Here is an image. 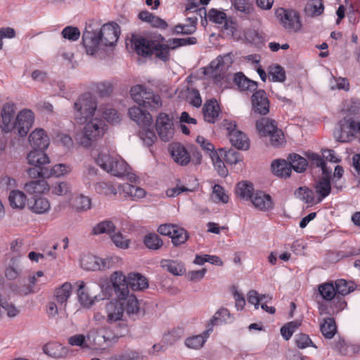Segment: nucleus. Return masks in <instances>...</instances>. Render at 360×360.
Returning <instances> with one entry per match:
<instances>
[{"label": "nucleus", "mask_w": 360, "mask_h": 360, "mask_svg": "<svg viewBox=\"0 0 360 360\" xmlns=\"http://www.w3.org/2000/svg\"><path fill=\"white\" fill-rule=\"evenodd\" d=\"M250 200L255 207L261 211H268L274 207L271 195L262 191L254 193Z\"/></svg>", "instance_id": "obj_14"}, {"label": "nucleus", "mask_w": 360, "mask_h": 360, "mask_svg": "<svg viewBox=\"0 0 360 360\" xmlns=\"http://www.w3.org/2000/svg\"><path fill=\"white\" fill-rule=\"evenodd\" d=\"M8 201L13 208L22 209L26 205L27 196L22 191L13 190L10 192Z\"/></svg>", "instance_id": "obj_35"}, {"label": "nucleus", "mask_w": 360, "mask_h": 360, "mask_svg": "<svg viewBox=\"0 0 360 360\" xmlns=\"http://www.w3.org/2000/svg\"><path fill=\"white\" fill-rule=\"evenodd\" d=\"M289 165L291 169H293L296 172L301 173L306 170L308 165L307 160L298 154L290 155Z\"/></svg>", "instance_id": "obj_39"}, {"label": "nucleus", "mask_w": 360, "mask_h": 360, "mask_svg": "<svg viewBox=\"0 0 360 360\" xmlns=\"http://www.w3.org/2000/svg\"><path fill=\"white\" fill-rule=\"evenodd\" d=\"M330 88L331 90H335L338 89L347 91L349 90V82L346 78H336L332 76L330 81Z\"/></svg>", "instance_id": "obj_58"}, {"label": "nucleus", "mask_w": 360, "mask_h": 360, "mask_svg": "<svg viewBox=\"0 0 360 360\" xmlns=\"http://www.w3.org/2000/svg\"><path fill=\"white\" fill-rule=\"evenodd\" d=\"M188 237V236L186 231L176 226V230L172 235L171 238L173 244L177 246L184 243L187 240Z\"/></svg>", "instance_id": "obj_53"}, {"label": "nucleus", "mask_w": 360, "mask_h": 360, "mask_svg": "<svg viewBox=\"0 0 360 360\" xmlns=\"http://www.w3.org/2000/svg\"><path fill=\"white\" fill-rule=\"evenodd\" d=\"M120 27L117 24H104L98 32L91 26L86 27L83 32L82 42L86 53L94 55L102 46H112L119 38Z\"/></svg>", "instance_id": "obj_1"}, {"label": "nucleus", "mask_w": 360, "mask_h": 360, "mask_svg": "<svg viewBox=\"0 0 360 360\" xmlns=\"http://www.w3.org/2000/svg\"><path fill=\"white\" fill-rule=\"evenodd\" d=\"M188 21L191 22V24L189 25H182L179 24L176 25L174 27V33L179 34H193L195 30V24H196V19H193L192 18H188L187 19Z\"/></svg>", "instance_id": "obj_50"}, {"label": "nucleus", "mask_w": 360, "mask_h": 360, "mask_svg": "<svg viewBox=\"0 0 360 360\" xmlns=\"http://www.w3.org/2000/svg\"><path fill=\"white\" fill-rule=\"evenodd\" d=\"M324 6L322 0H311L305 6V13L311 17L319 16L323 13Z\"/></svg>", "instance_id": "obj_41"}, {"label": "nucleus", "mask_w": 360, "mask_h": 360, "mask_svg": "<svg viewBox=\"0 0 360 360\" xmlns=\"http://www.w3.org/2000/svg\"><path fill=\"white\" fill-rule=\"evenodd\" d=\"M212 198L214 201H219L226 203L229 200L228 195L224 193V188L216 184L213 187Z\"/></svg>", "instance_id": "obj_62"}, {"label": "nucleus", "mask_w": 360, "mask_h": 360, "mask_svg": "<svg viewBox=\"0 0 360 360\" xmlns=\"http://www.w3.org/2000/svg\"><path fill=\"white\" fill-rule=\"evenodd\" d=\"M357 134L355 121L345 118L340 121L334 129L333 135L340 142H349Z\"/></svg>", "instance_id": "obj_7"}, {"label": "nucleus", "mask_w": 360, "mask_h": 360, "mask_svg": "<svg viewBox=\"0 0 360 360\" xmlns=\"http://www.w3.org/2000/svg\"><path fill=\"white\" fill-rule=\"evenodd\" d=\"M129 288L134 291H142L148 288V278L140 273L131 272L127 275Z\"/></svg>", "instance_id": "obj_22"}, {"label": "nucleus", "mask_w": 360, "mask_h": 360, "mask_svg": "<svg viewBox=\"0 0 360 360\" xmlns=\"http://www.w3.org/2000/svg\"><path fill=\"white\" fill-rule=\"evenodd\" d=\"M24 189L28 194L32 195L45 193L49 191V187L44 179H37L26 183Z\"/></svg>", "instance_id": "obj_29"}, {"label": "nucleus", "mask_w": 360, "mask_h": 360, "mask_svg": "<svg viewBox=\"0 0 360 360\" xmlns=\"http://www.w3.org/2000/svg\"><path fill=\"white\" fill-rule=\"evenodd\" d=\"M3 311H6L9 317H14L19 313L14 305L8 303L6 299L3 298L2 293H0V318Z\"/></svg>", "instance_id": "obj_51"}, {"label": "nucleus", "mask_w": 360, "mask_h": 360, "mask_svg": "<svg viewBox=\"0 0 360 360\" xmlns=\"http://www.w3.org/2000/svg\"><path fill=\"white\" fill-rule=\"evenodd\" d=\"M71 171L70 166L65 164H57L54 165L51 170H49V178L50 176L60 177Z\"/></svg>", "instance_id": "obj_55"}, {"label": "nucleus", "mask_w": 360, "mask_h": 360, "mask_svg": "<svg viewBox=\"0 0 360 360\" xmlns=\"http://www.w3.org/2000/svg\"><path fill=\"white\" fill-rule=\"evenodd\" d=\"M51 193L56 195H65L70 192V185L65 181L57 183L51 188Z\"/></svg>", "instance_id": "obj_59"}, {"label": "nucleus", "mask_w": 360, "mask_h": 360, "mask_svg": "<svg viewBox=\"0 0 360 360\" xmlns=\"http://www.w3.org/2000/svg\"><path fill=\"white\" fill-rule=\"evenodd\" d=\"M98 169L94 167L89 166L84 172L82 175L83 182L86 185H89L96 179Z\"/></svg>", "instance_id": "obj_61"}, {"label": "nucleus", "mask_w": 360, "mask_h": 360, "mask_svg": "<svg viewBox=\"0 0 360 360\" xmlns=\"http://www.w3.org/2000/svg\"><path fill=\"white\" fill-rule=\"evenodd\" d=\"M87 339L96 349L103 348L105 344L109 341V339L105 335L104 330L102 329L91 331L89 334Z\"/></svg>", "instance_id": "obj_38"}, {"label": "nucleus", "mask_w": 360, "mask_h": 360, "mask_svg": "<svg viewBox=\"0 0 360 360\" xmlns=\"http://www.w3.org/2000/svg\"><path fill=\"white\" fill-rule=\"evenodd\" d=\"M269 76L272 82H283L285 79V72L284 68L278 65L270 66Z\"/></svg>", "instance_id": "obj_48"}, {"label": "nucleus", "mask_w": 360, "mask_h": 360, "mask_svg": "<svg viewBox=\"0 0 360 360\" xmlns=\"http://www.w3.org/2000/svg\"><path fill=\"white\" fill-rule=\"evenodd\" d=\"M328 175L326 174V176L322 177L316 184V192L319 195L318 202H321L330 193L331 185Z\"/></svg>", "instance_id": "obj_32"}, {"label": "nucleus", "mask_w": 360, "mask_h": 360, "mask_svg": "<svg viewBox=\"0 0 360 360\" xmlns=\"http://www.w3.org/2000/svg\"><path fill=\"white\" fill-rule=\"evenodd\" d=\"M107 322L112 323L121 321L124 316V308L120 300L110 302L105 307Z\"/></svg>", "instance_id": "obj_17"}, {"label": "nucleus", "mask_w": 360, "mask_h": 360, "mask_svg": "<svg viewBox=\"0 0 360 360\" xmlns=\"http://www.w3.org/2000/svg\"><path fill=\"white\" fill-rule=\"evenodd\" d=\"M96 163L105 172L117 177L127 176L131 181H135V176L129 172L127 163L119 155L101 152L96 159Z\"/></svg>", "instance_id": "obj_4"}, {"label": "nucleus", "mask_w": 360, "mask_h": 360, "mask_svg": "<svg viewBox=\"0 0 360 360\" xmlns=\"http://www.w3.org/2000/svg\"><path fill=\"white\" fill-rule=\"evenodd\" d=\"M115 229V226L113 223L110 221L105 220L103 221L96 224L92 230V233L94 235H99L102 233H108L111 235Z\"/></svg>", "instance_id": "obj_46"}, {"label": "nucleus", "mask_w": 360, "mask_h": 360, "mask_svg": "<svg viewBox=\"0 0 360 360\" xmlns=\"http://www.w3.org/2000/svg\"><path fill=\"white\" fill-rule=\"evenodd\" d=\"M226 130L231 144L238 149L248 150L250 147L249 139L241 131L236 129L235 122H229L226 125Z\"/></svg>", "instance_id": "obj_10"}, {"label": "nucleus", "mask_w": 360, "mask_h": 360, "mask_svg": "<svg viewBox=\"0 0 360 360\" xmlns=\"http://www.w3.org/2000/svg\"><path fill=\"white\" fill-rule=\"evenodd\" d=\"M78 298L79 302L81 304L86 308L91 307L95 302H97L98 300H95L94 297H92L89 295V292L91 290H88V288L85 290V283L84 281H79L78 283Z\"/></svg>", "instance_id": "obj_30"}, {"label": "nucleus", "mask_w": 360, "mask_h": 360, "mask_svg": "<svg viewBox=\"0 0 360 360\" xmlns=\"http://www.w3.org/2000/svg\"><path fill=\"white\" fill-rule=\"evenodd\" d=\"M44 273L41 271H38L35 275L30 276L28 277V283L25 284L20 290L21 292L24 295L37 292L40 289V285L46 283V280L41 279L43 277Z\"/></svg>", "instance_id": "obj_19"}, {"label": "nucleus", "mask_w": 360, "mask_h": 360, "mask_svg": "<svg viewBox=\"0 0 360 360\" xmlns=\"http://www.w3.org/2000/svg\"><path fill=\"white\" fill-rule=\"evenodd\" d=\"M336 295H346L354 291L355 288L352 283H348L345 279H338L334 283Z\"/></svg>", "instance_id": "obj_44"}, {"label": "nucleus", "mask_w": 360, "mask_h": 360, "mask_svg": "<svg viewBox=\"0 0 360 360\" xmlns=\"http://www.w3.org/2000/svg\"><path fill=\"white\" fill-rule=\"evenodd\" d=\"M95 188L96 192L106 195L110 194L116 195L118 193V189L112 184L104 181L97 183Z\"/></svg>", "instance_id": "obj_54"}, {"label": "nucleus", "mask_w": 360, "mask_h": 360, "mask_svg": "<svg viewBox=\"0 0 360 360\" xmlns=\"http://www.w3.org/2000/svg\"><path fill=\"white\" fill-rule=\"evenodd\" d=\"M96 110V100L89 93L82 94L74 103L75 117L79 121L91 119Z\"/></svg>", "instance_id": "obj_6"}, {"label": "nucleus", "mask_w": 360, "mask_h": 360, "mask_svg": "<svg viewBox=\"0 0 360 360\" xmlns=\"http://www.w3.org/2000/svg\"><path fill=\"white\" fill-rule=\"evenodd\" d=\"M273 172L281 177H288L291 174V167L285 160H276L271 164Z\"/></svg>", "instance_id": "obj_34"}, {"label": "nucleus", "mask_w": 360, "mask_h": 360, "mask_svg": "<svg viewBox=\"0 0 360 360\" xmlns=\"http://www.w3.org/2000/svg\"><path fill=\"white\" fill-rule=\"evenodd\" d=\"M233 321V317L231 316L229 311L226 308H221L213 315L210 319L207 327H212L213 329L214 326H218L222 323H228Z\"/></svg>", "instance_id": "obj_28"}, {"label": "nucleus", "mask_w": 360, "mask_h": 360, "mask_svg": "<svg viewBox=\"0 0 360 360\" xmlns=\"http://www.w3.org/2000/svg\"><path fill=\"white\" fill-rule=\"evenodd\" d=\"M128 114L130 118L142 128H146L151 124V115L139 107L134 106L130 108Z\"/></svg>", "instance_id": "obj_15"}, {"label": "nucleus", "mask_w": 360, "mask_h": 360, "mask_svg": "<svg viewBox=\"0 0 360 360\" xmlns=\"http://www.w3.org/2000/svg\"><path fill=\"white\" fill-rule=\"evenodd\" d=\"M29 141L34 150H45L49 144V138L41 129L32 131L29 136Z\"/></svg>", "instance_id": "obj_20"}, {"label": "nucleus", "mask_w": 360, "mask_h": 360, "mask_svg": "<svg viewBox=\"0 0 360 360\" xmlns=\"http://www.w3.org/2000/svg\"><path fill=\"white\" fill-rule=\"evenodd\" d=\"M44 150H34L27 156L28 163L37 167H42L50 162L49 158L44 153Z\"/></svg>", "instance_id": "obj_24"}, {"label": "nucleus", "mask_w": 360, "mask_h": 360, "mask_svg": "<svg viewBox=\"0 0 360 360\" xmlns=\"http://www.w3.org/2000/svg\"><path fill=\"white\" fill-rule=\"evenodd\" d=\"M233 80L242 91H254L257 89V83L247 78L242 72L236 73Z\"/></svg>", "instance_id": "obj_31"}, {"label": "nucleus", "mask_w": 360, "mask_h": 360, "mask_svg": "<svg viewBox=\"0 0 360 360\" xmlns=\"http://www.w3.org/2000/svg\"><path fill=\"white\" fill-rule=\"evenodd\" d=\"M318 290L322 298L326 301H331L336 295L335 286L333 282L320 284Z\"/></svg>", "instance_id": "obj_43"}, {"label": "nucleus", "mask_w": 360, "mask_h": 360, "mask_svg": "<svg viewBox=\"0 0 360 360\" xmlns=\"http://www.w3.org/2000/svg\"><path fill=\"white\" fill-rule=\"evenodd\" d=\"M322 335L328 339L333 338L336 333V325L335 321L331 318L325 319L320 327Z\"/></svg>", "instance_id": "obj_42"}, {"label": "nucleus", "mask_w": 360, "mask_h": 360, "mask_svg": "<svg viewBox=\"0 0 360 360\" xmlns=\"http://www.w3.org/2000/svg\"><path fill=\"white\" fill-rule=\"evenodd\" d=\"M144 244L150 250H158L162 246V240L156 233H148L144 238Z\"/></svg>", "instance_id": "obj_49"}, {"label": "nucleus", "mask_w": 360, "mask_h": 360, "mask_svg": "<svg viewBox=\"0 0 360 360\" xmlns=\"http://www.w3.org/2000/svg\"><path fill=\"white\" fill-rule=\"evenodd\" d=\"M72 294V285L66 282L55 290L54 297L60 305V309H65L67 301Z\"/></svg>", "instance_id": "obj_23"}, {"label": "nucleus", "mask_w": 360, "mask_h": 360, "mask_svg": "<svg viewBox=\"0 0 360 360\" xmlns=\"http://www.w3.org/2000/svg\"><path fill=\"white\" fill-rule=\"evenodd\" d=\"M101 258L93 255H85L80 260L82 268L88 271H97L101 269Z\"/></svg>", "instance_id": "obj_33"}, {"label": "nucleus", "mask_w": 360, "mask_h": 360, "mask_svg": "<svg viewBox=\"0 0 360 360\" xmlns=\"http://www.w3.org/2000/svg\"><path fill=\"white\" fill-rule=\"evenodd\" d=\"M44 352L54 358H61L67 354V349L58 343H50L44 347Z\"/></svg>", "instance_id": "obj_40"}, {"label": "nucleus", "mask_w": 360, "mask_h": 360, "mask_svg": "<svg viewBox=\"0 0 360 360\" xmlns=\"http://www.w3.org/2000/svg\"><path fill=\"white\" fill-rule=\"evenodd\" d=\"M308 159L311 161L312 165L321 167L324 174H330L331 171H328L326 168V163L323 158L318 154L310 153L307 155Z\"/></svg>", "instance_id": "obj_56"}, {"label": "nucleus", "mask_w": 360, "mask_h": 360, "mask_svg": "<svg viewBox=\"0 0 360 360\" xmlns=\"http://www.w3.org/2000/svg\"><path fill=\"white\" fill-rule=\"evenodd\" d=\"M14 114L15 105L13 103L8 102L3 105L0 119V128L3 131L7 133L15 129Z\"/></svg>", "instance_id": "obj_11"}, {"label": "nucleus", "mask_w": 360, "mask_h": 360, "mask_svg": "<svg viewBox=\"0 0 360 360\" xmlns=\"http://www.w3.org/2000/svg\"><path fill=\"white\" fill-rule=\"evenodd\" d=\"M30 210L38 214H45L49 211L51 205L48 199L46 198H38L29 204Z\"/></svg>", "instance_id": "obj_36"}, {"label": "nucleus", "mask_w": 360, "mask_h": 360, "mask_svg": "<svg viewBox=\"0 0 360 360\" xmlns=\"http://www.w3.org/2000/svg\"><path fill=\"white\" fill-rule=\"evenodd\" d=\"M122 306H123L124 311L128 316H131L138 313L139 307L136 297L134 295H130L123 300H120Z\"/></svg>", "instance_id": "obj_37"}, {"label": "nucleus", "mask_w": 360, "mask_h": 360, "mask_svg": "<svg viewBox=\"0 0 360 360\" xmlns=\"http://www.w3.org/2000/svg\"><path fill=\"white\" fill-rule=\"evenodd\" d=\"M170 152L174 161L180 165H187L191 161L188 152L183 145L179 143L171 144Z\"/></svg>", "instance_id": "obj_16"}, {"label": "nucleus", "mask_w": 360, "mask_h": 360, "mask_svg": "<svg viewBox=\"0 0 360 360\" xmlns=\"http://www.w3.org/2000/svg\"><path fill=\"white\" fill-rule=\"evenodd\" d=\"M103 118L112 124H117L120 121V114L115 109L107 108L103 111Z\"/></svg>", "instance_id": "obj_63"}, {"label": "nucleus", "mask_w": 360, "mask_h": 360, "mask_svg": "<svg viewBox=\"0 0 360 360\" xmlns=\"http://www.w3.org/2000/svg\"><path fill=\"white\" fill-rule=\"evenodd\" d=\"M232 63V57L230 53L218 56L215 60H212L210 65L212 69V75L217 77L224 73Z\"/></svg>", "instance_id": "obj_18"}, {"label": "nucleus", "mask_w": 360, "mask_h": 360, "mask_svg": "<svg viewBox=\"0 0 360 360\" xmlns=\"http://www.w3.org/2000/svg\"><path fill=\"white\" fill-rule=\"evenodd\" d=\"M295 195L297 198L306 203H313L314 202V193L311 190L307 188L300 187L295 191Z\"/></svg>", "instance_id": "obj_52"}, {"label": "nucleus", "mask_w": 360, "mask_h": 360, "mask_svg": "<svg viewBox=\"0 0 360 360\" xmlns=\"http://www.w3.org/2000/svg\"><path fill=\"white\" fill-rule=\"evenodd\" d=\"M131 96L139 105L150 110H155L162 106L160 96L148 90L142 85H136L131 89Z\"/></svg>", "instance_id": "obj_5"}, {"label": "nucleus", "mask_w": 360, "mask_h": 360, "mask_svg": "<svg viewBox=\"0 0 360 360\" xmlns=\"http://www.w3.org/2000/svg\"><path fill=\"white\" fill-rule=\"evenodd\" d=\"M202 110L205 120L214 123L219 115V107L216 100H210L205 103Z\"/></svg>", "instance_id": "obj_26"}, {"label": "nucleus", "mask_w": 360, "mask_h": 360, "mask_svg": "<svg viewBox=\"0 0 360 360\" xmlns=\"http://www.w3.org/2000/svg\"><path fill=\"white\" fill-rule=\"evenodd\" d=\"M160 265L174 276H182L186 272L184 263L178 259H163L160 262Z\"/></svg>", "instance_id": "obj_21"}, {"label": "nucleus", "mask_w": 360, "mask_h": 360, "mask_svg": "<svg viewBox=\"0 0 360 360\" xmlns=\"http://www.w3.org/2000/svg\"><path fill=\"white\" fill-rule=\"evenodd\" d=\"M165 38L160 34L153 33L148 37L132 35L131 43L137 54L146 56L154 53L163 61L169 59V47L163 44Z\"/></svg>", "instance_id": "obj_2"}, {"label": "nucleus", "mask_w": 360, "mask_h": 360, "mask_svg": "<svg viewBox=\"0 0 360 360\" xmlns=\"http://www.w3.org/2000/svg\"><path fill=\"white\" fill-rule=\"evenodd\" d=\"M110 238L114 244L120 248H127L129 247V240L126 239L120 232L114 231Z\"/></svg>", "instance_id": "obj_64"}, {"label": "nucleus", "mask_w": 360, "mask_h": 360, "mask_svg": "<svg viewBox=\"0 0 360 360\" xmlns=\"http://www.w3.org/2000/svg\"><path fill=\"white\" fill-rule=\"evenodd\" d=\"M61 34L63 38L75 41L79 38L80 32L76 27L67 26L63 30Z\"/></svg>", "instance_id": "obj_57"}, {"label": "nucleus", "mask_w": 360, "mask_h": 360, "mask_svg": "<svg viewBox=\"0 0 360 360\" xmlns=\"http://www.w3.org/2000/svg\"><path fill=\"white\" fill-rule=\"evenodd\" d=\"M107 129V125L102 119L92 117L86 120L82 130L76 134L75 139L78 145L89 148L104 136Z\"/></svg>", "instance_id": "obj_3"}, {"label": "nucleus", "mask_w": 360, "mask_h": 360, "mask_svg": "<svg viewBox=\"0 0 360 360\" xmlns=\"http://www.w3.org/2000/svg\"><path fill=\"white\" fill-rule=\"evenodd\" d=\"M252 110L260 115H266L269 111V103L264 90H257L252 96Z\"/></svg>", "instance_id": "obj_13"}, {"label": "nucleus", "mask_w": 360, "mask_h": 360, "mask_svg": "<svg viewBox=\"0 0 360 360\" xmlns=\"http://www.w3.org/2000/svg\"><path fill=\"white\" fill-rule=\"evenodd\" d=\"M256 128L258 132L264 136H270L278 129L274 120L266 117L257 121Z\"/></svg>", "instance_id": "obj_27"}, {"label": "nucleus", "mask_w": 360, "mask_h": 360, "mask_svg": "<svg viewBox=\"0 0 360 360\" xmlns=\"http://www.w3.org/2000/svg\"><path fill=\"white\" fill-rule=\"evenodd\" d=\"M276 15L283 27L288 32H297L301 30L302 24L297 12L280 8L277 10Z\"/></svg>", "instance_id": "obj_8"}, {"label": "nucleus", "mask_w": 360, "mask_h": 360, "mask_svg": "<svg viewBox=\"0 0 360 360\" xmlns=\"http://www.w3.org/2000/svg\"><path fill=\"white\" fill-rule=\"evenodd\" d=\"M34 113L27 109L21 110L15 118V129L20 136L27 134L29 130L34 123Z\"/></svg>", "instance_id": "obj_12"}, {"label": "nucleus", "mask_w": 360, "mask_h": 360, "mask_svg": "<svg viewBox=\"0 0 360 360\" xmlns=\"http://www.w3.org/2000/svg\"><path fill=\"white\" fill-rule=\"evenodd\" d=\"M253 186L250 183L240 182L236 187V194L245 200H250L253 193Z\"/></svg>", "instance_id": "obj_47"}, {"label": "nucleus", "mask_w": 360, "mask_h": 360, "mask_svg": "<svg viewBox=\"0 0 360 360\" xmlns=\"http://www.w3.org/2000/svg\"><path fill=\"white\" fill-rule=\"evenodd\" d=\"M221 155H224V160L227 164L229 165H236L238 162L240 161V153L235 151L233 150H229V151H224V150H220Z\"/></svg>", "instance_id": "obj_60"}, {"label": "nucleus", "mask_w": 360, "mask_h": 360, "mask_svg": "<svg viewBox=\"0 0 360 360\" xmlns=\"http://www.w3.org/2000/svg\"><path fill=\"white\" fill-rule=\"evenodd\" d=\"M156 131L160 138L165 142L169 141L174 135V128L172 117L166 113H160L156 119Z\"/></svg>", "instance_id": "obj_9"}, {"label": "nucleus", "mask_w": 360, "mask_h": 360, "mask_svg": "<svg viewBox=\"0 0 360 360\" xmlns=\"http://www.w3.org/2000/svg\"><path fill=\"white\" fill-rule=\"evenodd\" d=\"M71 205L77 211L86 210L91 207V200L86 196L78 195L73 198Z\"/></svg>", "instance_id": "obj_45"}, {"label": "nucleus", "mask_w": 360, "mask_h": 360, "mask_svg": "<svg viewBox=\"0 0 360 360\" xmlns=\"http://www.w3.org/2000/svg\"><path fill=\"white\" fill-rule=\"evenodd\" d=\"M212 330L213 329L212 327H207L203 334L186 338L185 340L186 346L193 349H198L201 348Z\"/></svg>", "instance_id": "obj_25"}]
</instances>
